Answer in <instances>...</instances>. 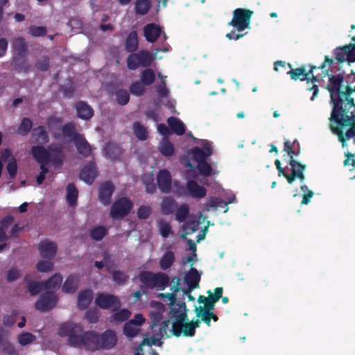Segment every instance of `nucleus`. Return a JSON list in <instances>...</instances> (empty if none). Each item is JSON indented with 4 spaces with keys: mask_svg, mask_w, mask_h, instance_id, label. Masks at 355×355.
I'll return each instance as SVG.
<instances>
[{
    "mask_svg": "<svg viewBox=\"0 0 355 355\" xmlns=\"http://www.w3.org/2000/svg\"><path fill=\"white\" fill-rule=\"evenodd\" d=\"M79 282V277L77 275L69 276L62 286V291L64 293H71L76 291Z\"/></svg>",
    "mask_w": 355,
    "mask_h": 355,
    "instance_id": "nucleus-26",
    "label": "nucleus"
},
{
    "mask_svg": "<svg viewBox=\"0 0 355 355\" xmlns=\"http://www.w3.org/2000/svg\"><path fill=\"white\" fill-rule=\"evenodd\" d=\"M168 123L173 132L178 135H182L185 132V126L182 121L175 117H169Z\"/></svg>",
    "mask_w": 355,
    "mask_h": 355,
    "instance_id": "nucleus-27",
    "label": "nucleus"
},
{
    "mask_svg": "<svg viewBox=\"0 0 355 355\" xmlns=\"http://www.w3.org/2000/svg\"><path fill=\"white\" fill-rule=\"evenodd\" d=\"M114 191V186L110 182L103 184L99 188V200L101 203L108 205Z\"/></svg>",
    "mask_w": 355,
    "mask_h": 355,
    "instance_id": "nucleus-20",
    "label": "nucleus"
},
{
    "mask_svg": "<svg viewBox=\"0 0 355 355\" xmlns=\"http://www.w3.org/2000/svg\"><path fill=\"white\" fill-rule=\"evenodd\" d=\"M138 40L136 32H131L126 40V49L129 51H135L137 49Z\"/></svg>",
    "mask_w": 355,
    "mask_h": 355,
    "instance_id": "nucleus-41",
    "label": "nucleus"
},
{
    "mask_svg": "<svg viewBox=\"0 0 355 355\" xmlns=\"http://www.w3.org/2000/svg\"><path fill=\"white\" fill-rule=\"evenodd\" d=\"M62 282V277L60 274H55L50 277L44 284L46 291L53 292L54 290L58 288Z\"/></svg>",
    "mask_w": 355,
    "mask_h": 355,
    "instance_id": "nucleus-28",
    "label": "nucleus"
},
{
    "mask_svg": "<svg viewBox=\"0 0 355 355\" xmlns=\"http://www.w3.org/2000/svg\"><path fill=\"white\" fill-rule=\"evenodd\" d=\"M58 334L62 337H67L70 346L92 352L110 349L116 345L118 340L112 330H106L101 334L94 331L83 332L81 324L71 322L62 324Z\"/></svg>",
    "mask_w": 355,
    "mask_h": 355,
    "instance_id": "nucleus-3",
    "label": "nucleus"
},
{
    "mask_svg": "<svg viewBox=\"0 0 355 355\" xmlns=\"http://www.w3.org/2000/svg\"><path fill=\"white\" fill-rule=\"evenodd\" d=\"M58 297L53 292L46 291L35 302V308L41 311H46L55 306Z\"/></svg>",
    "mask_w": 355,
    "mask_h": 355,
    "instance_id": "nucleus-14",
    "label": "nucleus"
},
{
    "mask_svg": "<svg viewBox=\"0 0 355 355\" xmlns=\"http://www.w3.org/2000/svg\"><path fill=\"white\" fill-rule=\"evenodd\" d=\"M159 150L164 156H171L174 153V146L168 140L164 139L159 145Z\"/></svg>",
    "mask_w": 355,
    "mask_h": 355,
    "instance_id": "nucleus-36",
    "label": "nucleus"
},
{
    "mask_svg": "<svg viewBox=\"0 0 355 355\" xmlns=\"http://www.w3.org/2000/svg\"><path fill=\"white\" fill-rule=\"evenodd\" d=\"M139 328L132 322H127L123 328L124 334L128 337H135L139 332Z\"/></svg>",
    "mask_w": 355,
    "mask_h": 355,
    "instance_id": "nucleus-44",
    "label": "nucleus"
},
{
    "mask_svg": "<svg viewBox=\"0 0 355 355\" xmlns=\"http://www.w3.org/2000/svg\"><path fill=\"white\" fill-rule=\"evenodd\" d=\"M141 78L143 84L149 85L155 80V73L151 69H146L142 72Z\"/></svg>",
    "mask_w": 355,
    "mask_h": 355,
    "instance_id": "nucleus-45",
    "label": "nucleus"
},
{
    "mask_svg": "<svg viewBox=\"0 0 355 355\" xmlns=\"http://www.w3.org/2000/svg\"><path fill=\"white\" fill-rule=\"evenodd\" d=\"M180 280L174 277L170 283V293H159V297L166 299L172 305L169 312V318L163 320L162 317L166 312V307L160 302L152 301L150 302V310L149 315L151 320V329L153 335L147 336L142 341L140 347L137 349L134 355H143L142 347L145 345L161 346L162 339L164 337L172 336H193L196 328L198 327L200 320L189 321L187 318V309L184 303L174 304L176 300L175 293L179 291Z\"/></svg>",
    "mask_w": 355,
    "mask_h": 355,
    "instance_id": "nucleus-1",
    "label": "nucleus"
},
{
    "mask_svg": "<svg viewBox=\"0 0 355 355\" xmlns=\"http://www.w3.org/2000/svg\"><path fill=\"white\" fill-rule=\"evenodd\" d=\"M46 29L42 26H31L28 33L33 36H42L46 33Z\"/></svg>",
    "mask_w": 355,
    "mask_h": 355,
    "instance_id": "nucleus-58",
    "label": "nucleus"
},
{
    "mask_svg": "<svg viewBox=\"0 0 355 355\" xmlns=\"http://www.w3.org/2000/svg\"><path fill=\"white\" fill-rule=\"evenodd\" d=\"M335 55L339 62H355V35L349 45L337 48L335 51Z\"/></svg>",
    "mask_w": 355,
    "mask_h": 355,
    "instance_id": "nucleus-13",
    "label": "nucleus"
},
{
    "mask_svg": "<svg viewBox=\"0 0 355 355\" xmlns=\"http://www.w3.org/2000/svg\"><path fill=\"white\" fill-rule=\"evenodd\" d=\"M107 233V229L105 227L99 226L94 228L91 231V236L93 239L99 241L102 239Z\"/></svg>",
    "mask_w": 355,
    "mask_h": 355,
    "instance_id": "nucleus-47",
    "label": "nucleus"
},
{
    "mask_svg": "<svg viewBox=\"0 0 355 355\" xmlns=\"http://www.w3.org/2000/svg\"><path fill=\"white\" fill-rule=\"evenodd\" d=\"M155 274L150 272H142L139 275L140 281L146 286L152 288Z\"/></svg>",
    "mask_w": 355,
    "mask_h": 355,
    "instance_id": "nucleus-42",
    "label": "nucleus"
},
{
    "mask_svg": "<svg viewBox=\"0 0 355 355\" xmlns=\"http://www.w3.org/2000/svg\"><path fill=\"white\" fill-rule=\"evenodd\" d=\"M39 250L42 257L52 259L55 255L57 247L55 243L46 240L40 243Z\"/></svg>",
    "mask_w": 355,
    "mask_h": 355,
    "instance_id": "nucleus-17",
    "label": "nucleus"
},
{
    "mask_svg": "<svg viewBox=\"0 0 355 355\" xmlns=\"http://www.w3.org/2000/svg\"><path fill=\"white\" fill-rule=\"evenodd\" d=\"M228 202L220 200L218 198H210L208 200V202L205 205L203 211H209L211 208L215 210H218L219 209L225 207L224 212H227L228 211L227 207Z\"/></svg>",
    "mask_w": 355,
    "mask_h": 355,
    "instance_id": "nucleus-21",
    "label": "nucleus"
},
{
    "mask_svg": "<svg viewBox=\"0 0 355 355\" xmlns=\"http://www.w3.org/2000/svg\"><path fill=\"white\" fill-rule=\"evenodd\" d=\"M144 84L143 83H135L130 87V92L135 95H141L145 90Z\"/></svg>",
    "mask_w": 355,
    "mask_h": 355,
    "instance_id": "nucleus-57",
    "label": "nucleus"
},
{
    "mask_svg": "<svg viewBox=\"0 0 355 355\" xmlns=\"http://www.w3.org/2000/svg\"><path fill=\"white\" fill-rule=\"evenodd\" d=\"M327 89L333 104L331 129L338 136L343 148L347 149L345 153L344 164L352 167L349 171H352L355 170V104L350 97L352 90L343 84L340 75L329 77Z\"/></svg>",
    "mask_w": 355,
    "mask_h": 355,
    "instance_id": "nucleus-2",
    "label": "nucleus"
},
{
    "mask_svg": "<svg viewBox=\"0 0 355 355\" xmlns=\"http://www.w3.org/2000/svg\"><path fill=\"white\" fill-rule=\"evenodd\" d=\"M168 284V276L164 273L158 272L155 274L153 286L152 288H158L160 290H164Z\"/></svg>",
    "mask_w": 355,
    "mask_h": 355,
    "instance_id": "nucleus-33",
    "label": "nucleus"
},
{
    "mask_svg": "<svg viewBox=\"0 0 355 355\" xmlns=\"http://www.w3.org/2000/svg\"><path fill=\"white\" fill-rule=\"evenodd\" d=\"M53 263L49 261L41 260L36 265L38 271L41 272H48L53 269Z\"/></svg>",
    "mask_w": 355,
    "mask_h": 355,
    "instance_id": "nucleus-48",
    "label": "nucleus"
},
{
    "mask_svg": "<svg viewBox=\"0 0 355 355\" xmlns=\"http://www.w3.org/2000/svg\"><path fill=\"white\" fill-rule=\"evenodd\" d=\"M31 154L35 160L41 164L40 173L36 177L38 184H41L45 179L48 169L45 164H49L55 169L59 168L62 164L63 153L60 147L51 146L49 150L41 146H35L31 148Z\"/></svg>",
    "mask_w": 355,
    "mask_h": 355,
    "instance_id": "nucleus-4",
    "label": "nucleus"
},
{
    "mask_svg": "<svg viewBox=\"0 0 355 355\" xmlns=\"http://www.w3.org/2000/svg\"><path fill=\"white\" fill-rule=\"evenodd\" d=\"M103 155L109 159H114L121 153L120 148L114 143H107L103 150Z\"/></svg>",
    "mask_w": 355,
    "mask_h": 355,
    "instance_id": "nucleus-29",
    "label": "nucleus"
},
{
    "mask_svg": "<svg viewBox=\"0 0 355 355\" xmlns=\"http://www.w3.org/2000/svg\"><path fill=\"white\" fill-rule=\"evenodd\" d=\"M63 142L73 141L78 149V151L85 155L87 156L91 153V147L85 138L76 132L73 124H67L62 128Z\"/></svg>",
    "mask_w": 355,
    "mask_h": 355,
    "instance_id": "nucleus-9",
    "label": "nucleus"
},
{
    "mask_svg": "<svg viewBox=\"0 0 355 355\" xmlns=\"http://www.w3.org/2000/svg\"><path fill=\"white\" fill-rule=\"evenodd\" d=\"M132 208V201L127 198L116 200L111 207L110 216L114 219L122 218L129 214Z\"/></svg>",
    "mask_w": 355,
    "mask_h": 355,
    "instance_id": "nucleus-11",
    "label": "nucleus"
},
{
    "mask_svg": "<svg viewBox=\"0 0 355 355\" xmlns=\"http://www.w3.org/2000/svg\"><path fill=\"white\" fill-rule=\"evenodd\" d=\"M189 208L186 204L180 205L175 213V219L181 223L185 219L188 218L182 226V232L180 236L183 239H187V236L191 234L198 230V225L202 224L205 221V218L202 217V214L200 215L198 220L195 221L193 220L192 216H189Z\"/></svg>",
    "mask_w": 355,
    "mask_h": 355,
    "instance_id": "nucleus-7",
    "label": "nucleus"
},
{
    "mask_svg": "<svg viewBox=\"0 0 355 355\" xmlns=\"http://www.w3.org/2000/svg\"><path fill=\"white\" fill-rule=\"evenodd\" d=\"M25 281L28 284V288L29 292L33 295H35L37 294L39 292H40L42 291V288L44 286V284H42V283L33 282H29L28 278L27 277L25 278Z\"/></svg>",
    "mask_w": 355,
    "mask_h": 355,
    "instance_id": "nucleus-46",
    "label": "nucleus"
},
{
    "mask_svg": "<svg viewBox=\"0 0 355 355\" xmlns=\"http://www.w3.org/2000/svg\"><path fill=\"white\" fill-rule=\"evenodd\" d=\"M18 343L21 346H26L36 340V336L31 333L23 331L17 336Z\"/></svg>",
    "mask_w": 355,
    "mask_h": 355,
    "instance_id": "nucleus-31",
    "label": "nucleus"
},
{
    "mask_svg": "<svg viewBox=\"0 0 355 355\" xmlns=\"http://www.w3.org/2000/svg\"><path fill=\"white\" fill-rule=\"evenodd\" d=\"M207 293V297L202 295L198 297L199 306L195 307V312L198 318L209 326L211 318L214 321L218 320V317L212 312V310L214 304L222 297L223 288L218 287L214 290V294L210 291H208Z\"/></svg>",
    "mask_w": 355,
    "mask_h": 355,
    "instance_id": "nucleus-6",
    "label": "nucleus"
},
{
    "mask_svg": "<svg viewBox=\"0 0 355 355\" xmlns=\"http://www.w3.org/2000/svg\"><path fill=\"white\" fill-rule=\"evenodd\" d=\"M287 73L290 74L291 78L295 80H304L309 78V73H306L305 69L302 67L291 69L287 71Z\"/></svg>",
    "mask_w": 355,
    "mask_h": 355,
    "instance_id": "nucleus-35",
    "label": "nucleus"
},
{
    "mask_svg": "<svg viewBox=\"0 0 355 355\" xmlns=\"http://www.w3.org/2000/svg\"><path fill=\"white\" fill-rule=\"evenodd\" d=\"M78 116L83 119H89L93 115V110L84 102L78 103L76 105Z\"/></svg>",
    "mask_w": 355,
    "mask_h": 355,
    "instance_id": "nucleus-25",
    "label": "nucleus"
},
{
    "mask_svg": "<svg viewBox=\"0 0 355 355\" xmlns=\"http://www.w3.org/2000/svg\"><path fill=\"white\" fill-rule=\"evenodd\" d=\"M96 175L97 172L95 165L90 163L81 170L80 178L85 183L91 184L94 182Z\"/></svg>",
    "mask_w": 355,
    "mask_h": 355,
    "instance_id": "nucleus-18",
    "label": "nucleus"
},
{
    "mask_svg": "<svg viewBox=\"0 0 355 355\" xmlns=\"http://www.w3.org/2000/svg\"><path fill=\"white\" fill-rule=\"evenodd\" d=\"M200 279V274L198 271L191 268L190 271L187 273L185 277V281L190 289V291H192L194 288L198 287V282Z\"/></svg>",
    "mask_w": 355,
    "mask_h": 355,
    "instance_id": "nucleus-22",
    "label": "nucleus"
},
{
    "mask_svg": "<svg viewBox=\"0 0 355 355\" xmlns=\"http://www.w3.org/2000/svg\"><path fill=\"white\" fill-rule=\"evenodd\" d=\"M144 35L147 41L154 42L160 35V28L154 24H148L144 28Z\"/></svg>",
    "mask_w": 355,
    "mask_h": 355,
    "instance_id": "nucleus-23",
    "label": "nucleus"
},
{
    "mask_svg": "<svg viewBox=\"0 0 355 355\" xmlns=\"http://www.w3.org/2000/svg\"><path fill=\"white\" fill-rule=\"evenodd\" d=\"M158 230L159 234L164 238H167L173 234L171 225L162 220L158 221Z\"/></svg>",
    "mask_w": 355,
    "mask_h": 355,
    "instance_id": "nucleus-38",
    "label": "nucleus"
},
{
    "mask_svg": "<svg viewBox=\"0 0 355 355\" xmlns=\"http://www.w3.org/2000/svg\"><path fill=\"white\" fill-rule=\"evenodd\" d=\"M157 182L159 190L165 193H169L171 190V176L170 173L166 170H161L157 175Z\"/></svg>",
    "mask_w": 355,
    "mask_h": 355,
    "instance_id": "nucleus-15",
    "label": "nucleus"
},
{
    "mask_svg": "<svg viewBox=\"0 0 355 355\" xmlns=\"http://www.w3.org/2000/svg\"><path fill=\"white\" fill-rule=\"evenodd\" d=\"M49 61L46 58H42L36 64V67L42 71L46 70L49 67Z\"/></svg>",
    "mask_w": 355,
    "mask_h": 355,
    "instance_id": "nucleus-64",
    "label": "nucleus"
},
{
    "mask_svg": "<svg viewBox=\"0 0 355 355\" xmlns=\"http://www.w3.org/2000/svg\"><path fill=\"white\" fill-rule=\"evenodd\" d=\"M151 212V209L148 206H141L138 209V216L140 218L145 219L148 217Z\"/></svg>",
    "mask_w": 355,
    "mask_h": 355,
    "instance_id": "nucleus-61",
    "label": "nucleus"
},
{
    "mask_svg": "<svg viewBox=\"0 0 355 355\" xmlns=\"http://www.w3.org/2000/svg\"><path fill=\"white\" fill-rule=\"evenodd\" d=\"M145 318L141 314L138 313L135 315L134 318L130 322H132L133 324L139 328V327L145 322Z\"/></svg>",
    "mask_w": 355,
    "mask_h": 355,
    "instance_id": "nucleus-63",
    "label": "nucleus"
},
{
    "mask_svg": "<svg viewBox=\"0 0 355 355\" xmlns=\"http://www.w3.org/2000/svg\"><path fill=\"white\" fill-rule=\"evenodd\" d=\"M33 137L35 141L40 144H44L48 141L47 133L43 127L40 126L33 130Z\"/></svg>",
    "mask_w": 355,
    "mask_h": 355,
    "instance_id": "nucleus-40",
    "label": "nucleus"
},
{
    "mask_svg": "<svg viewBox=\"0 0 355 355\" xmlns=\"http://www.w3.org/2000/svg\"><path fill=\"white\" fill-rule=\"evenodd\" d=\"M176 207L175 201L171 198H165L161 204V210L162 214H168L172 213Z\"/></svg>",
    "mask_w": 355,
    "mask_h": 355,
    "instance_id": "nucleus-34",
    "label": "nucleus"
},
{
    "mask_svg": "<svg viewBox=\"0 0 355 355\" xmlns=\"http://www.w3.org/2000/svg\"><path fill=\"white\" fill-rule=\"evenodd\" d=\"M198 146L190 150L187 156L197 164L200 173L204 176H209L218 173L216 168H212L206 159L212 154V143L208 140L200 139Z\"/></svg>",
    "mask_w": 355,
    "mask_h": 355,
    "instance_id": "nucleus-5",
    "label": "nucleus"
},
{
    "mask_svg": "<svg viewBox=\"0 0 355 355\" xmlns=\"http://www.w3.org/2000/svg\"><path fill=\"white\" fill-rule=\"evenodd\" d=\"M1 159L7 162V171L10 178H14L17 173V164L9 150H5L2 152Z\"/></svg>",
    "mask_w": 355,
    "mask_h": 355,
    "instance_id": "nucleus-16",
    "label": "nucleus"
},
{
    "mask_svg": "<svg viewBox=\"0 0 355 355\" xmlns=\"http://www.w3.org/2000/svg\"><path fill=\"white\" fill-rule=\"evenodd\" d=\"M93 298V293L90 289L82 291L78 297V306L80 309H86L91 303Z\"/></svg>",
    "mask_w": 355,
    "mask_h": 355,
    "instance_id": "nucleus-24",
    "label": "nucleus"
},
{
    "mask_svg": "<svg viewBox=\"0 0 355 355\" xmlns=\"http://www.w3.org/2000/svg\"><path fill=\"white\" fill-rule=\"evenodd\" d=\"M150 7V0H137L135 2L136 13L139 15H145Z\"/></svg>",
    "mask_w": 355,
    "mask_h": 355,
    "instance_id": "nucleus-39",
    "label": "nucleus"
},
{
    "mask_svg": "<svg viewBox=\"0 0 355 355\" xmlns=\"http://www.w3.org/2000/svg\"><path fill=\"white\" fill-rule=\"evenodd\" d=\"M13 47L18 52L21 53L26 49L25 42L21 38H17L13 42Z\"/></svg>",
    "mask_w": 355,
    "mask_h": 355,
    "instance_id": "nucleus-60",
    "label": "nucleus"
},
{
    "mask_svg": "<svg viewBox=\"0 0 355 355\" xmlns=\"http://www.w3.org/2000/svg\"><path fill=\"white\" fill-rule=\"evenodd\" d=\"M284 150L287 152L290 156V165L291 167L292 173L291 175L286 174L284 168L281 166L279 160L275 161V165L278 170L279 175H284L289 184H292L295 179H299L302 182L304 180V171L305 170V166L300 164L297 161L294 160L293 156L295 155V152L291 149V146L288 141L284 143Z\"/></svg>",
    "mask_w": 355,
    "mask_h": 355,
    "instance_id": "nucleus-8",
    "label": "nucleus"
},
{
    "mask_svg": "<svg viewBox=\"0 0 355 355\" xmlns=\"http://www.w3.org/2000/svg\"><path fill=\"white\" fill-rule=\"evenodd\" d=\"M187 190L189 196L193 198H202L206 196V189L198 184L194 180H189L187 184Z\"/></svg>",
    "mask_w": 355,
    "mask_h": 355,
    "instance_id": "nucleus-19",
    "label": "nucleus"
},
{
    "mask_svg": "<svg viewBox=\"0 0 355 355\" xmlns=\"http://www.w3.org/2000/svg\"><path fill=\"white\" fill-rule=\"evenodd\" d=\"M301 192L303 197L301 203L302 205H307L310 202L311 198L313 196V192L311 191L306 185L301 186Z\"/></svg>",
    "mask_w": 355,
    "mask_h": 355,
    "instance_id": "nucleus-49",
    "label": "nucleus"
},
{
    "mask_svg": "<svg viewBox=\"0 0 355 355\" xmlns=\"http://www.w3.org/2000/svg\"><path fill=\"white\" fill-rule=\"evenodd\" d=\"M32 128V121L25 118L21 121V123L18 128L19 134L21 135H26Z\"/></svg>",
    "mask_w": 355,
    "mask_h": 355,
    "instance_id": "nucleus-50",
    "label": "nucleus"
},
{
    "mask_svg": "<svg viewBox=\"0 0 355 355\" xmlns=\"http://www.w3.org/2000/svg\"><path fill=\"white\" fill-rule=\"evenodd\" d=\"M112 279L116 284H122L127 281L128 276H126L123 272L120 270H115L112 273Z\"/></svg>",
    "mask_w": 355,
    "mask_h": 355,
    "instance_id": "nucleus-55",
    "label": "nucleus"
},
{
    "mask_svg": "<svg viewBox=\"0 0 355 355\" xmlns=\"http://www.w3.org/2000/svg\"><path fill=\"white\" fill-rule=\"evenodd\" d=\"M130 311L128 309H122L114 313L112 316L115 322H122L127 320L130 316Z\"/></svg>",
    "mask_w": 355,
    "mask_h": 355,
    "instance_id": "nucleus-52",
    "label": "nucleus"
},
{
    "mask_svg": "<svg viewBox=\"0 0 355 355\" xmlns=\"http://www.w3.org/2000/svg\"><path fill=\"white\" fill-rule=\"evenodd\" d=\"M133 132L135 135L140 140H145L148 137L146 129L137 122L133 124Z\"/></svg>",
    "mask_w": 355,
    "mask_h": 355,
    "instance_id": "nucleus-43",
    "label": "nucleus"
},
{
    "mask_svg": "<svg viewBox=\"0 0 355 355\" xmlns=\"http://www.w3.org/2000/svg\"><path fill=\"white\" fill-rule=\"evenodd\" d=\"M116 96L118 103L121 105H125L129 101V94L125 90H119Z\"/></svg>",
    "mask_w": 355,
    "mask_h": 355,
    "instance_id": "nucleus-56",
    "label": "nucleus"
},
{
    "mask_svg": "<svg viewBox=\"0 0 355 355\" xmlns=\"http://www.w3.org/2000/svg\"><path fill=\"white\" fill-rule=\"evenodd\" d=\"M175 260V254L172 251H167L162 257L159 261V266L162 270L169 268Z\"/></svg>",
    "mask_w": 355,
    "mask_h": 355,
    "instance_id": "nucleus-30",
    "label": "nucleus"
},
{
    "mask_svg": "<svg viewBox=\"0 0 355 355\" xmlns=\"http://www.w3.org/2000/svg\"><path fill=\"white\" fill-rule=\"evenodd\" d=\"M173 192L178 196H183L187 193L185 189L183 187L180 186L179 183L176 181L173 182Z\"/></svg>",
    "mask_w": 355,
    "mask_h": 355,
    "instance_id": "nucleus-62",
    "label": "nucleus"
},
{
    "mask_svg": "<svg viewBox=\"0 0 355 355\" xmlns=\"http://www.w3.org/2000/svg\"><path fill=\"white\" fill-rule=\"evenodd\" d=\"M12 218L8 217L3 219L1 222V225L0 227V242L5 241L7 239L8 236L6 234L7 226L11 223Z\"/></svg>",
    "mask_w": 355,
    "mask_h": 355,
    "instance_id": "nucleus-51",
    "label": "nucleus"
},
{
    "mask_svg": "<svg viewBox=\"0 0 355 355\" xmlns=\"http://www.w3.org/2000/svg\"><path fill=\"white\" fill-rule=\"evenodd\" d=\"M95 304L104 309H112L115 311L120 308L121 302L119 299L111 294L100 293L95 298Z\"/></svg>",
    "mask_w": 355,
    "mask_h": 355,
    "instance_id": "nucleus-12",
    "label": "nucleus"
},
{
    "mask_svg": "<svg viewBox=\"0 0 355 355\" xmlns=\"http://www.w3.org/2000/svg\"><path fill=\"white\" fill-rule=\"evenodd\" d=\"M252 11L250 10L237 8L234 12L232 21L229 24L233 26L238 32L250 28V19Z\"/></svg>",
    "mask_w": 355,
    "mask_h": 355,
    "instance_id": "nucleus-10",
    "label": "nucleus"
},
{
    "mask_svg": "<svg viewBox=\"0 0 355 355\" xmlns=\"http://www.w3.org/2000/svg\"><path fill=\"white\" fill-rule=\"evenodd\" d=\"M187 242L189 246V250L191 251V255H189L184 258L182 261L184 264L187 263L192 266L197 261L196 246V243L191 239H189Z\"/></svg>",
    "mask_w": 355,
    "mask_h": 355,
    "instance_id": "nucleus-32",
    "label": "nucleus"
},
{
    "mask_svg": "<svg viewBox=\"0 0 355 355\" xmlns=\"http://www.w3.org/2000/svg\"><path fill=\"white\" fill-rule=\"evenodd\" d=\"M138 54L139 55L140 66H148L153 59L152 55L147 51H141Z\"/></svg>",
    "mask_w": 355,
    "mask_h": 355,
    "instance_id": "nucleus-53",
    "label": "nucleus"
},
{
    "mask_svg": "<svg viewBox=\"0 0 355 355\" xmlns=\"http://www.w3.org/2000/svg\"><path fill=\"white\" fill-rule=\"evenodd\" d=\"M18 315L17 311H13L10 315H7L3 318V324L6 326H10L15 322L16 317Z\"/></svg>",
    "mask_w": 355,
    "mask_h": 355,
    "instance_id": "nucleus-59",
    "label": "nucleus"
},
{
    "mask_svg": "<svg viewBox=\"0 0 355 355\" xmlns=\"http://www.w3.org/2000/svg\"><path fill=\"white\" fill-rule=\"evenodd\" d=\"M78 197V190L75 186L70 184L67 187V200L70 206H75Z\"/></svg>",
    "mask_w": 355,
    "mask_h": 355,
    "instance_id": "nucleus-37",
    "label": "nucleus"
},
{
    "mask_svg": "<svg viewBox=\"0 0 355 355\" xmlns=\"http://www.w3.org/2000/svg\"><path fill=\"white\" fill-rule=\"evenodd\" d=\"M139 55L138 53L130 55L128 58V67L130 69H135L140 66Z\"/></svg>",
    "mask_w": 355,
    "mask_h": 355,
    "instance_id": "nucleus-54",
    "label": "nucleus"
}]
</instances>
